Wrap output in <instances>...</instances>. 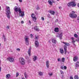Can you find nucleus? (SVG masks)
Masks as SVG:
<instances>
[{
    "instance_id": "1",
    "label": "nucleus",
    "mask_w": 79,
    "mask_h": 79,
    "mask_svg": "<svg viewBox=\"0 0 79 79\" xmlns=\"http://www.w3.org/2000/svg\"><path fill=\"white\" fill-rule=\"evenodd\" d=\"M14 11L16 13H18L19 12V16H24V11H22L21 9L20 8H18L17 6H16L14 7Z\"/></svg>"
},
{
    "instance_id": "2",
    "label": "nucleus",
    "mask_w": 79,
    "mask_h": 79,
    "mask_svg": "<svg viewBox=\"0 0 79 79\" xmlns=\"http://www.w3.org/2000/svg\"><path fill=\"white\" fill-rule=\"evenodd\" d=\"M63 44H64L65 45H64V53L65 55L66 54V53L67 52V46H70V44H69L68 43H66V42H63Z\"/></svg>"
},
{
    "instance_id": "3",
    "label": "nucleus",
    "mask_w": 79,
    "mask_h": 79,
    "mask_svg": "<svg viewBox=\"0 0 79 79\" xmlns=\"http://www.w3.org/2000/svg\"><path fill=\"white\" fill-rule=\"evenodd\" d=\"M6 15L7 18L9 19H10V15L11 14V13L10 12V7L7 6L6 7Z\"/></svg>"
},
{
    "instance_id": "4",
    "label": "nucleus",
    "mask_w": 79,
    "mask_h": 79,
    "mask_svg": "<svg viewBox=\"0 0 79 79\" xmlns=\"http://www.w3.org/2000/svg\"><path fill=\"white\" fill-rule=\"evenodd\" d=\"M72 13H71L69 14V16L72 18H77V15L76 14H74L75 13V11H72Z\"/></svg>"
},
{
    "instance_id": "5",
    "label": "nucleus",
    "mask_w": 79,
    "mask_h": 79,
    "mask_svg": "<svg viewBox=\"0 0 79 79\" xmlns=\"http://www.w3.org/2000/svg\"><path fill=\"white\" fill-rule=\"evenodd\" d=\"M67 5L68 6H72L73 7V6H76V4L73 1L69 3Z\"/></svg>"
},
{
    "instance_id": "6",
    "label": "nucleus",
    "mask_w": 79,
    "mask_h": 79,
    "mask_svg": "<svg viewBox=\"0 0 79 79\" xmlns=\"http://www.w3.org/2000/svg\"><path fill=\"white\" fill-rule=\"evenodd\" d=\"M19 61L21 65H24L25 64V60L22 57L20 58Z\"/></svg>"
},
{
    "instance_id": "7",
    "label": "nucleus",
    "mask_w": 79,
    "mask_h": 79,
    "mask_svg": "<svg viewBox=\"0 0 79 79\" xmlns=\"http://www.w3.org/2000/svg\"><path fill=\"white\" fill-rule=\"evenodd\" d=\"M57 34L56 37H59L60 39L61 40L62 39V37L63 36V31H60V32L59 35V33H57Z\"/></svg>"
},
{
    "instance_id": "8",
    "label": "nucleus",
    "mask_w": 79,
    "mask_h": 79,
    "mask_svg": "<svg viewBox=\"0 0 79 79\" xmlns=\"http://www.w3.org/2000/svg\"><path fill=\"white\" fill-rule=\"evenodd\" d=\"M24 39H25L26 44L27 45H29V37L27 36H26Z\"/></svg>"
},
{
    "instance_id": "9",
    "label": "nucleus",
    "mask_w": 79,
    "mask_h": 79,
    "mask_svg": "<svg viewBox=\"0 0 79 79\" xmlns=\"http://www.w3.org/2000/svg\"><path fill=\"white\" fill-rule=\"evenodd\" d=\"M7 60L10 61V62H13L14 61V60L13 58L10 57L7 58Z\"/></svg>"
},
{
    "instance_id": "10",
    "label": "nucleus",
    "mask_w": 79,
    "mask_h": 79,
    "mask_svg": "<svg viewBox=\"0 0 79 79\" xmlns=\"http://www.w3.org/2000/svg\"><path fill=\"white\" fill-rule=\"evenodd\" d=\"M35 47H39V41H38L37 40H35Z\"/></svg>"
},
{
    "instance_id": "11",
    "label": "nucleus",
    "mask_w": 79,
    "mask_h": 79,
    "mask_svg": "<svg viewBox=\"0 0 79 79\" xmlns=\"http://www.w3.org/2000/svg\"><path fill=\"white\" fill-rule=\"evenodd\" d=\"M34 15V14H32V15H31V16L32 18V19L35 22L36 21V18H35V17H33V16Z\"/></svg>"
},
{
    "instance_id": "12",
    "label": "nucleus",
    "mask_w": 79,
    "mask_h": 79,
    "mask_svg": "<svg viewBox=\"0 0 79 79\" xmlns=\"http://www.w3.org/2000/svg\"><path fill=\"white\" fill-rule=\"evenodd\" d=\"M79 62H77L75 64V69H77V68L79 67Z\"/></svg>"
},
{
    "instance_id": "13",
    "label": "nucleus",
    "mask_w": 79,
    "mask_h": 79,
    "mask_svg": "<svg viewBox=\"0 0 79 79\" xmlns=\"http://www.w3.org/2000/svg\"><path fill=\"white\" fill-rule=\"evenodd\" d=\"M34 29L36 31H39V28H38L37 26H35L34 27Z\"/></svg>"
},
{
    "instance_id": "14",
    "label": "nucleus",
    "mask_w": 79,
    "mask_h": 79,
    "mask_svg": "<svg viewBox=\"0 0 79 79\" xmlns=\"http://www.w3.org/2000/svg\"><path fill=\"white\" fill-rule=\"evenodd\" d=\"M78 60V57L77 56H75L73 59V60L74 61H76Z\"/></svg>"
},
{
    "instance_id": "15",
    "label": "nucleus",
    "mask_w": 79,
    "mask_h": 79,
    "mask_svg": "<svg viewBox=\"0 0 79 79\" xmlns=\"http://www.w3.org/2000/svg\"><path fill=\"white\" fill-rule=\"evenodd\" d=\"M71 39L72 40V43L73 44V45H75L74 43L76 42V41L74 40V38H72Z\"/></svg>"
},
{
    "instance_id": "16",
    "label": "nucleus",
    "mask_w": 79,
    "mask_h": 79,
    "mask_svg": "<svg viewBox=\"0 0 79 79\" xmlns=\"http://www.w3.org/2000/svg\"><path fill=\"white\" fill-rule=\"evenodd\" d=\"M24 74L25 78L26 79H27V78H28V77H29V75H27V74H26V72H25Z\"/></svg>"
},
{
    "instance_id": "17",
    "label": "nucleus",
    "mask_w": 79,
    "mask_h": 79,
    "mask_svg": "<svg viewBox=\"0 0 79 79\" xmlns=\"http://www.w3.org/2000/svg\"><path fill=\"white\" fill-rule=\"evenodd\" d=\"M38 59V58L37 56H34L33 58V61H36V60H37Z\"/></svg>"
},
{
    "instance_id": "18",
    "label": "nucleus",
    "mask_w": 79,
    "mask_h": 79,
    "mask_svg": "<svg viewBox=\"0 0 79 79\" xmlns=\"http://www.w3.org/2000/svg\"><path fill=\"white\" fill-rule=\"evenodd\" d=\"M46 63L47 68H49V62L48 61H46Z\"/></svg>"
},
{
    "instance_id": "19",
    "label": "nucleus",
    "mask_w": 79,
    "mask_h": 79,
    "mask_svg": "<svg viewBox=\"0 0 79 79\" xmlns=\"http://www.w3.org/2000/svg\"><path fill=\"white\" fill-rule=\"evenodd\" d=\"M60 52L61 54H63V53H64V50H63V49H60Z\"/></svg>"
},
{
    "instance_id": "20",
    "label": "nucleus",
    "mask_w": 79,
    "mask_h": 79,
    "mask_svg": "<svg viewBox=\"0 0 79 79\" xmlns=\"http://www.w3.org/2000/svg\"><path fill=\"white\" fill-rule=\"evenodd\" d=\"M52 42L53 44H56V40L55 39L52 40Z\"/></svg>"
},
{
    "instance_id": "21",
    "label": "nucleus",
    "mask_w": 79,
    "mask_h": 79,
    "mask_svg": "<svg viewBox=\"0 0 79 79\" xmlns=\"http://www.w3.org/2000/svg\"><path fill=\"white\" fill-rule=\"evenodd\" d=\"M11 76V75L10 74H7L6 75V79H9L10 77Z\"/></svg>"
},
{
    "instance_id": "22",
    "label": "nucleus",
    "mask_w": 79,
    "mask_h": 79,
    "mask_svg": "<svg viewBox=\"0 0 79 79\" xmlns=\"http://www.w3.org/2000/svg\"><path fill=\"white\" fill-rule=\"evenodd\" d=\"M50 13L52 14L53 15H55V11L53 10H50Z\"/></svg>"
},
{
    "instance_id": "23",
    "label": "nucleus",
    "mask_w": 79,
    "mask_h": 79,
    "mask_svg": "<svg viewBox=\"0 0 79 79\" xmlns=\"http://www.w3.org/2000/svg\"><path fill=\"white\" fill-rule=\"evenodd\" d=\"M59 30V29L58 28H55L54 30V31H55V32H58V31H59V30Z\"/></svg>"
},
{
    "instance_id": "24",
    "label": "nucleus",
    "mask_w": 79,
    "mask_h": 79,
    "mask_svg": "<svg viewBox=\"0 0 79 79\" xmlns=\"http://www.w3.org/2000/svg\"><path fill=\"white\" fill-rule=\"evenodd\" d=\"M48 3L49 4V5H53V3H52V2H51V1L50 0L48 1Z\"/></svg>"
},
{
    "instance_id": "25",
    "label": "nucleus",
    "mask_w": 79,
    "mask_h": 79,
    "mask_svg": "<svg viewBox=\"0 0 79 79\" xmlns=\"http://www.w3.org/2000/svg\"><path fill=\"white\" fill-rule=\"evenodd\" d=\"M39 76H42L43 75V73L42 72H40L38 74Z\"/></svg>"
},
{
    "instance_id": "26",
    "label": "nucleus",
    "mask_w": 79,
    "mask_h": 79,
    "mask_svg": "<svg viewBox=\"0 0 79 79\" xmlns=\"http://www.w3.org/2000/svg\"><path fill=\"white\" fill-rule=\"evenodd\" d=\"M28 53L29 56H31V49H29L28 52Z\"/></svg>"
},
{
    "instance_id": "27",
    "label": "nucleus",
    "mask_w": 79,
    "mask_h": 79,
    "mask_svg": "<svg viewBox=\"0 0 79 79\" xmlns=\"http://www.w3.org/2000/svg\"><path fill=\"white\" fill-rule=\"evenodd\" d=\"M3 37L4 39V41L5 42L6 41V38H5V35L3 34Z\"/></svg>"
},
{
    "instance_id": "28",
    "label": "nucleus",
    "mask_w": 79,
    "mask_h": 79,
    "mask_svg": "<svg viewBox=\"0 0 79 79\" xmlns=\"http://www.w3.org/2000/svg\"><path fill=\"white\" fill-rule=\"evenodd\" d=\"M74 37H76V38H77V37H78V36L77 35V34H75L74 35Z\"/></svg>"
},
{
    "instance_id": "29",
    "label": "nucleus",
    "mask_w": 79,
    "mask_h": 79,
    "mask_svg": "<svg viewBox=\"0 0 79 79\" xmlns=\"http://www.w3.org/2000/svg\"><path fill=\"white\" fill-rule=\"evenodd\" d=\"M75 79H79V77L77 76V75H76L75 76Z\"/></svg>"
},
{
    "instance_id": "30",
    "label": "nucleus",
    "mask_w": 79,
    "mask_h": 79,
    "mask_svg": "<svg viewBox=\"0 0 79 79\" xmlns=\"http://www.w3.org/2000/svg\"><path fill=\"white\" fill-rule=\"evenodd\" d=\"M64 60H65V59L64 58H62V62H64Z\"/></svg>"
},
{
    "instance_id": "31",
    "label": "nucleus",
    "mask_w": 79,
    "mask_h": 79,
    "mask_svg": "<svg viewBox=\"0 0 79 79\" xmlns=\"http://www.w3.org/2000/svg\"><path fill=\"white\" fill-rule=\"evenodd\" d=\"M60 73L61 74H64V72H63V71L62 70H61L60 71Z\"/></svg>"
},
{
    "instance_id": "32",
    "label": "nucleus",
    "mask_w": 79,
    "mask_h": 79,
    "mask_svg": "<svg viewBox=\"0 0 79 79\" xmlns=\"http://www.w3.org/2000/svg\"><path fill=\"white\" fill-rule=\"evenodd\" d=\"M19 76V73H16V77H18V76Z\"/></svg>"
},
{
    "instance_id": "33",
    "label": "nucleus",
    "mask_w": 79,
    "mask_h": 79,
    "mask_svg": "<svg viewBox=\"0 0 79 79\" xmlns=\"http://www.w3.org/2000/svg\"><path fill=\"white\" fill-rule=\"evenodd\" d=\"M58 61H61V59L60 58H59L57 59Z\"/></svg>"
},
{
    "instance_id": "34",
    "label": "nucleus",
    "mask_w": 79,
    "mask_h": 79,
    "mask_svg": "<svg viewBox=\"0 0 79 79\" xmlns=\"http://www.w3.org/2000/svg\"><path fill=\"white\" fill-rule=\"evenodd\" d=\"M64 69H67V67L66 66H64Z\"/></svg>"
},
{
    "instance_id": "35",
    "label": "nucleus",
    "mask_w": 79,
    "mask_h": 79,
    "mask_svg": "<svg viewBox=\"0 0 79 79\" xmlns=\"http://www.w3.org/2000/svg\"><path fill=\"white\" fill-rule=\"evenodd\" d=\"M39 38V36H35V39H36L37 40H38V39Z\"/></svg>"
},
{
    "instance_id": "36",
    "label": "nucleus",
    "mask_w": 79,
    "mask_h": 79,
    "mask_svg": "<svg viewBox=\"0 0 79 79\" xmlns=\"http://www.w3.org/2000/svg\"><path fill=\"white\" fill-rule=\"evenodd\" d=\"M49 75L50 76H52V73H49Z\"/></svg>"
},
{
    "instance_id": "37",
    "label": "nucleus",
    "mask_w": 79,
    "mask_h": 79,
    "mask_svg": "<svg viewBox=\"0 0 79 79\" xmlns=\"http://www.w3.org/2000/svg\"><path fill=\"white\" fill-rule=\"evenodd\" d=\"M36 9L37 10H40V8H39V7L37 6V8H36Z\"/></svg>"
},
{
    "instance_id": "38",
    "label": "nucleus",
    "mask_w": 79,
    "mask_h": 79,
    "mask_svg": "<svg viewBox=\"0 0 79 79\" xmlns=\"http://www.w3.org/2000/svg\"><path fill=\"white\" fill-rule=\"evenodd\" d=\"M41 19L43 20V21H44V18L43 17H41Z\"/></svg>"
},
{
    "instance_id": "39",
    "label": "nucleus",
    "mask_w": 79,
    "mask_h": 79,
    "mask_svg": "<svg viewBox=\"0 0 79 79\" xmlns=\"http://www.w3.org/2000/svg\"><path fill=\"white\" fill-rule=\"evenodd\" d=\"M58 21V19H57L55 21V23H57Z\"/></svg>"
},
{
    "instance_id": "40",
    "label": "nucleus",
    "mask_w": 79,
    "mask_h": 79,
    "mask_svg": "<svg viewBox=\"0 0 79 79\" xmlns=\"http://www.w3.org/2000/svg\"><path fill=\"white\" fill-rule=\"evenodd\" d=\"M17 51H19H19H20V49L19 48H17L16 49Z\"/></svg>"
},
{
    "instance_id": "41",
    "label": "nucleus",
    "mask_w": 79,
    "mask_h": 79,
    "mask_svg": "<svg viewBox=\"0 0 79 79\" xmlns=\"http://www.w3.org/2000/svg\"><path fill=\"white\" fill-rule=\"evenodd\" d=\"M52 3H55V1H54V0H52Z\"/></svg>"
},
{
    "instance_id": "42",
    "label": "nucleus",
    "mask_w": 79,
    "mask_h": 79,
    "mask_svg": "<svg viewBox=\"0 0 79 79\" xmlns=\"http://www.w3.org/2000/svg\"><path fill=\"white\" fill-rule=\"evenodd\" d=\"M25 58H26V59H27V60H28V59H29V57L27 56H26L25 57Z\"/></svg>"
},
{
    "instance_id": "43",
    "label": "nucleus",
    "mask_w": 79,
    "mask_h": 79,
    "mask_svg": "<svg viewBox=\"0 0 79 79\" xmlns=\"http://www.w3.org/2000/svg\"><path fill=\"white\" fill-rule=\"evenodd\" d=\"M60 68H61V69H64L63 67V66H60Z\"/></svg>"
},
{
    "instance_id": "44",
    "label": "nucleus",
    "mask_w": 79,
    "mask_h": 79,
    "mask_svg": "<svg viewBox=\"0 0 79 79\" xmlns=\"http://www.w3.org/2000/svg\"><path fill=\"white\" fill-rule=\"evenodd\" d=\"M70 79H73V77H70Z\"/></svg>"
},
{
    "instance_id": "45",
    "label": "nucleus",
    "mask_w": 79,
    "mask_h": 79,
    "mask_svg": "<svg viewBox=\"0 0 79 79\" xmlns=\"http://www.w3.org/2000/svg\"><path fill=\"white\" fill-rule=\"evenodd\" d=\"M61 78L62 79H63L64 77V75H62V77H61Z\"/></svg>"
},
{
    "instance_id": "46",
    "label": "nucleus",
    "mask_w": 79,
    "mask_h": 79,
    "mask_svg": "<svg viewBox=\"0 0 79 79\" xmlns=\"http://www.w3.org/2000/svg\"><path fill=\"white\" fill-rule=\"evenodd\" d=\"M21 23L22 24H24V21H22L21 22Z\"/></svg>"
},
{
    "instance_id": "47",
    "label": "nucleus",
    "mask_w": 79,
    "mask_h": 79,
    "mask_svg": "<svg viewBox=\"0 0 79 79\" xmlns=\"http://www.w3.org/2000/svg\"><path fill=\"white\" fill-rule=\"evenodd\" d=\"M48 18H50V15H48Z\"/></svg>"
},
{
    "instance_id": "48",
    "label": "nucleus",
    "mask_w": 79,
    "mask_h": 79,
    "mask_svg": "<svg viewBox=\"0 0 79 79\" xmlns=\"http://www.w3.org/2000/svg\"><path fill=\"white\" fill-rule=\"evenodd\" d=\"M29 23L30 24H31V21L29 20Z\"/></svg>"
},
{
    "instance_id": "49",
    "label": "nucleus",
    "mask_w": 79,
    "mask_h": 79,
    "mask_svg": "<svg viewBox=\"0 0 79 79\" xmlns=\"http://www.w3.org/2000/svg\"><path fill=\"white\" fill-rule=\"evenodd\" d=\"M19 2L21 3L23 2V0H19Z\"/></svg>"
},
{
    "instance_id": "50",
    "label": "nucleus",
    "mask_w": 79,
    "mask_h": 79,
    "mask_svg": "<svg viewBox=\"0 0 79 79\" xmlns=\"http://www.w3.org/2000/svg\"><path fill=\"white\" fill-rule=\"evenodd\" d=\"M7 29H10V26H7Z\"/></svg>"
},
{
    "instance_id": "51",
    "label": "nucleus",
    "mask_w": 79,
    "mask_h": 79,
    "mask_svg": "<svg viewBox=\"0 0 79 79\" xmlns=\"http://www.w3.org/2000/svg\"><path fill=\"white\" fill-rule=\"evenodd\" d=\"M30 35H31V37H33V35H32V34H31Z\"/></svg>"
},
{
    "instance_id": "52",
    "label": "nucleus",
    "mask_w": 79,
    "mask_h": 79,
    "mask_svg": "<svg viewBox=\"0 0 79 79\" xmlns=\"http://www.w3.org/2000/svg\"><path fill=\"white\" fill-rule=\"evenodd\" d=\"M1 71H2V68H1V67H0V72H1Z\"/></svg>"
},
{
    "instance_id": "53",
    "label": "nucleus",
    "mask_w": 79,
    "mask_h": 79,
    "mask_svg": "<svg viewBox=\"0 0 79 79\" xmlns=\"http://www.w3.org/2000/svg\"><path fill=\"white\" fill-rule=\"evenodd\" d=\"M77 20H79V17H77Z\"/></svg>"
},
{
    "instance_id": "54",
    "label": "nucleus",
    "mask_w": 79,
    "mask_h": 79,
    "mask_svg": "<svg viewBox=\"0 0 79 79\" xmlns=\"http://www.w3.org/2000/svg\"><path fill=\"white\" fill-rule=\"evenodd\" d=\"M61 7H59V9H61Z\"/></svg>"
},
{
    "instance_id": "55",
    "label": "nucleus",
    "mask_w": 79,
    "mask_h": 79,
    "mask_svg": "<svg viewBox=\"0 0 79 79\" xmlns=\"http://www.w3.org/2000/svg\"><path fill=\"white\" fill-rule=\"evenodd\" d=\"M22 79H25V78H24V77H23Z\"/></svg>"
},
{
    "instance_id": "56",
    "label": "nucleus",
    "mask_w": 79,
    "mask_h": 79,
    "mask_svg": "<svg viewBox=\"0 0 79 79\" xmlns=\"http://www.w3.org/2000/svg\"><path fill=\"white\" fill-rule=\"evenodd\" d=\"M35 13H37V12L35 11Z\"/></svg>"
},
{
    "instance_id": "57",
    "label": "nucleus",
    "mask_w": 79,
    "mask_h": 79,
    "mask_svg": "<svg viewBox=\"0 0 79 79\" xmlns=\"http://www.w3.org/2000/svg\"><path fill=\"white\" fill-rule=\"evenodd\" d=\"M53 47H55V45H53Z\"/></svg>"
},
{
    "instance_id": "58",
    "label": "nucleus",
    "mask_w": 79,
    "mask_h": 79,
    "mask_svg": "<svg viewBox=\"0 0 79 79\" xmlns=\"http://www.w3.org/2000/svg\"><path fill=\"white\" fill-rule=\"evenodd\" d=\"M1 45V44L0 43V46Z\"/></svg>"
},
{
    "instance_id": "59",
    "label": "nucleus",
    "mask_w": 79,
    "mask_h": 79,
    "mask_svg": "<svg viewBox=\"0 0 79 79\" xmlns=\"http://www.w3.org/2000/svg\"><path fill=\"white\" fill-rule=\"evenodd\" d=\"M57 0L58 1V0Z\"/></svg>"
},
{
    "instance_id": "60",
    "label": "nucleus",
    "mask_w": 79,
    "mask_h": 79,
    "mask_svg": "<svg viewBox=\"0 0 79 79\" xmlns=\"http://www.w3.org/2000/svg\"><path fill=\"white\" fill-rule=\"evenodd\" d=\"M0 62H1V61H0Z\"/></svg>"
},
{
    "instance_id": "61",
    "label": "nucleus",
    "mask_w": 79,
    "mask_h": 79,
    "mask_svg": "<svg viewBox=\"0 0 79 79\" xmlns=\"http://www.w3.org/2000/svg\"><path fill=\"white\" fill-rule=\"evenodd\" d=\"M0 10H2V9H1Z\"/></svg>"
}]
</instances>
